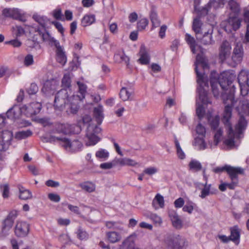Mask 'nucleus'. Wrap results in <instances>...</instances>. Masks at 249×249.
Here are the masks:
<instances>
[{
  "mask_svg": "<svg viewBox=\"0 0 249 249\" xmlns=\"http://www.w3.org/2000/svg\"><path fill=\"white\" fill-rule=\"evenodd\" d=\"M216 76L215 72L211 73L210 82L212 92L216 98L221 96L226 105L223 121L227 126V137L224 140L223 143L229 149L236 148L240 144V139L243 138V132L247 125V122L244 117L249 115V104L246 101H243L241 103V107L236 108L240 119L233 130L230 120L231 117L232 107L237 102L234 99L235 87L232 84L236 79V74L234 71L229 70L221 72L218 80L214 78Z\"/></svg>",
  "mask_w": 249,
  "mask_h": 249,
  "instance_id": "1",
  "label": "nucleus"
},
{
  "mask_svg": "<svg viewBox=\"0 0 249 249\" xmlns=\"http://www.w3.org/2000/svg\"><path fill=\"white\" fill-rule=\"evenodd\" d=\"M195 65L198 85L197 89L198 99H197L196 101V114L198 118L201 119L205 114L204 106L211 103L208 97L209 82L207 75L205 73V71L209 70V66L207 60L202 54L196 55Z\"/></svg>",
  "mask_w": 249,
  "mask_h": 249,
  "instance_id": "2",
  "label": "nucleus"
},
{
  "mask_svg": "<svg viewBox=\"0 0 249 249\" xmlns=\"http://www.w3.org/2000/svg\"><path fill=\"white\" fill-rule=\"evenodd\" d=\"M82 100L69 89H62L56 94L54 107L55 110H62L64 107L68 114H76L80 108V102Z\"/></svg>",
  "mask_w": 249,
  "mask_h": 249,
  "instance_id": "3",
  "label": "nucleus"
},
{
  "mask_svg": "<svg viewBox=\"0 0 249 249\" xmlns=\"http://www.w3.org/2000/svg\"><path fill=\"white\" fill-rule=\"evenodd\" d=\"M200 0H194V14L197 16L194 18L192 23V30L195 32L196 37L202 33L208 25L214 24L215 15L213 13H209V10L207 7H201Z\"/></svg>",
  "mask_w": 249,
  "mask_h": 249,
  "instance_id": "4",
  "label": "nucleus"
},
{
  "mask_svg": "<svg viewBox=\"0 0 249 249\" xmlns=\"http://www.w3.org/2000/svg\"><path fill=\"white\" fill-rule=\"evenodd\" d=\"M42 105L39 102H32L28 105H15L8 110L7 117L11 120L18 119L22 115L31 117L40 112Z\"/></svg>",
  "mask_w": 249,
  "mask_h": 249,
  "instance_id": "5",
  "label": "nucleus"
},
{
  "mask_svg": "<svg viewBox=\"0 0 249 249\" xmlns=\"http://www.w3.org/2000/svg\"><path fill=\"white\" fill-rule=\"evenodd\" d=\"M229 6L233 15H231L228 19V24L225 27V31L228 32L230 31V28L231 27L234 31L239 28L241 25V20L237 16L240 11V7L238 3L234 0H230L229 2Z\"/></svg>",
  "mask_w": 249,
  "mask_h": 249,
  "instance_id": "6",
  "label": "nucleus"
},
{
  "mask_svg": "<svg viewBox=\"0 0 249 249\" xmlns=\"http://www.w3.org/2000/svg\"><path fill=\"white\" fill-rule=\"evenodd\" d=\"M101 128L98 125H89L87 128L86 133V144L88 146L94 145L100 139L97 135L101 132Z\"/></svg>",
  "mask_w": 249,
  "mask_h": 249,
  "instance_id": "7",
  "label": "nucleus"
},
{
  "mask_svg": "<svg viewBox=\"0 0 249 249\" xmlns=\"http://www.w3.org/2000/svg\"><path fill=\"white\" fill-rule=\"evenodd\" d=\"M214 25V23L212 25H208L206 28V30L200 35L202 36L199 35L196 37L197 39L204 45H211L214 44L215 41L213 36Z\"/></svg>",
  "mask_w": 249,
  "mask_h": 249,
  "instance_id": "8",
  "label": "nucleus"
},
{
  "mask_svg": "<svg viewBox=\"0 0 249 249\" xmlns=\"http://www.w3.org/2000/svg\"><path fill=\"white\" fill-rule=\"evenodd\" d=\"M55 131L59 133L68 134L71 133L78 134L81 128L80 124L78 125H71L69 124L56 123L54 125Z\"/></svg>",
  "mask_w": 249,
  "mask_h": 249,
  "instance_id": "9",
  "label": "nucleus"
},
{
  "mask_svg": "<svg viewBox=\"0 0 249 249\" xmlns=\"http://www.w3.org/2000/svg\"><path fill=\"white\" fill-rule=\"evenodd\" d=\"M5 124V118L0 115V129L2 128ZM13 137V133L8 130L3 132L2 134H0V144L2 148L0 150V160L3 159L2 152L6 150L4 144V142H9L11 141Z\"/></svg>",
  "mask_w": 249,
  "mask_h": 249,
  "instance_id": "10",
  "label": "nucleus"
},
{
  "mask_svg": "<svg viewBox=\"0 0 249 249\" xmlns=\"http://www.w3.org/2000/svg\"><path fill=\"white\" fill-rule=\"evenodd\" d=\"M167 244L172 249H185L187 245L186 239L179 235L170 237Z\"/></svg>",
  "mask_w": 249,
  "mask_h": 249,
  "instance_id": "11",
  "label": "nucleus"
},
{
  "mask_svg": "<svg viewBox=\"0 0 249 249\" xmlns=\"http://www.w3.org/2000/svg\"><path fill=\"white\" fill-rule=\"evenodd\" d=\"M244 56V50L241 43H237L233 49L231 55L232 62L231 65L234 67L240 63Z\"/></svg>",
  "mask_w": 249,
  "mask_h": 249,
  "instance_id": "12",
  "label": "nucleus"
},
{
  "mask_svg": "<svg viewBox=\"0 0 249 249\" xmlns=\"http://www.w3.org/2000/svg\"><path fill=\"white\" fill-rule=\"evenodd\" d=\"M29 230L30 226L27 222L18 221L15 226V233L18 237H24L28 235Z\"/></svg>",
  "mask_w": 249,
  "mask_h": 249,
  "instance_id": "13",
  "label": "nucleus"
},
{
  "mask_svg": "<svg viewBox=\"0 0 249 249\" xmlns=\"http://www.w3.org/2000/svg\"><path fill=\"white\" fill-rule=\"evenodd\" d=\"M2 14L6 17L22 20L24 13L21 10L18 8H9L4 9L2 11Z\"/></svg>",
  "mask_w": 249,
  "mask_h": 249,
  "instance_id": "14",
  "label": "nucleus"
},
{
  "mask_svg": "<svg viewBox=\"0 0 249 249\" xmlns=\"http://www.w3.org/2000/svg\"><path fill=\"white\" fill-rule=\"evenodd\" d=\"M54 47L55 48V59L56 61L62 66H64L67 62V59L64 48L60 45V43H58V45Z\"/></svg>",
  "mask_w": 249,
  "mask_h": 249,
  "instance_id": "15",
  "label": "nucleus"
},
{
  "mask_svg": "<svg viewBox=\"0 0 249 249\" xmlns=\"http://www.w3.org/2000/svg\"><path fill=\"white\" fill-rule=\"evenodd\" d=\"M58 87V82L54 79L47 80L43 84L42 91L45 94H53Z\"/></svg>",
  "mask_w": 249,
  "mask_h": 249,
  "instance_id": "16",
  "label": "nucleus"
},
{
  "mask_svg": "<svg viewBox=\"0 0 249 249\" xmlns=\"http://www.w3.org/2000/svg\"><path fill=\"white\" fill-rule=\"evenodd\" d=\"M231 47L230 43L227 41H224L220 47L219 57L222 61L228 58L231 53Z\"/></svg>",
  "mask_w": 249,
  "mask_h": 249,
  "instance_id": "17",
  "label": "nucleus"
},
{
  "mask_svg": "<svg viewBox=\"0 0 249 249\" xmlns=\"http://www.w3.org/2000/svg\"><path fill=\"white\" fill-rule=\"evenodd\" d=\"M139 55L140 57L138 61L140 64L142 65H147L149 63L150 56L148 53V49L144 45L141 46Z\"/></svg>",
  "mask_w": 249,
  "mask_h": 249,
  "instance_id": "18",
  "label": "nucleus"
},
{
  "mask_svg": "<svg viewBox=\"0 0 249 249\" xmlns=\"http://www.w3.org/2000/svg\"><path fill=\"white\" fill-rule=\"evenodd\" d=\"M226 171L229 174L231 180H237L238 174H243L244 169L241 167H234L230 165H225Z\"/></svg>",
  "mask_w": 249,
  "mask_h": 249,
  "instance_id": "19",
  "label": "nucleus"
},
{
  "mask_svg": "<svg viewBox=\"0 0 249 249\" xmlns=\"http://www.w3.org/2000/svg\"><path fill=\"white\" fill-rule=\"evenodd\" d=\"M136 238V234H132L124 240L118 249H133L135 247Z\"/></svg>",
  "mask_w": 249,
  "mask_h": 249,
  "instance_id": "20",
  "label": "nucleus"
},
{
  "mask_svg": "<svg viewBox=\"0 0 249 249\" xmlns=\"http://www.w3.org/2000/svg\"><path fill=\"white\" fill-rule=\"evenodd\" d=\"M231 234L230 240L236 245H238L240 241V230L237 226L231 227L230 229Z\"/></svg>",
  "mask_w": 249,
  "mask_h": 249,
  "instance_id": "21",
  "label": "nucleus"
},
{
  "mask_svg": "<svg viewBox=\"0 0 249 249\" xmlns=\"http://www.w3.org/2000/svg\"><path fill=\"white\" fill-rule=\"evenodd\" d=\"M152 206L155 210L163 209L165 206L163 196L160 194H157L153 198Z\"/></svg>",
  "mask_w": 249,
  "mask_h": 249,
  "instance_id": "22",
  "label": "nucleus"
},
{
  "mask_svg": "<svg viewBox=\"0 0 249 249\" xmlns=\"http://www.w3.org/2000/svg\"><path fill=\"white\" fill-rule=\"evenodd\" d=\"M168 214L173 226L177 229H180L182 226V221L177 213L175 211H170L169 212Z\"/></svg>",
  "mask_w": 249,
  "mask_h": 249,
  "instance_id": "23",
  "label": "nucleus"
},
{
  "mask_svg": "<svg viewBox=\"0 0 249 249\" xmlns=\"http://www.w3.org/2000/svg\"><path fill=\"white\" fill-rule=\"evenodd\" d=\"M116 163L122 166H128L131 167H136L139 166V163L130 158H124L117 159Z\"/></svg>",
  "mask_w": 249,
  "mask_h": 249,
  "instance_id": "24",
  "label": "nucleus"
},
{
  "mask_svg": "<svg viewBox=\"0 0 249 249\" xmlns=\"http://www.w3.org/2000/svg\"><path fill=\"white\" fill-rule=\"evenodd\" d=\"M195 149L198 150H203L208 147H209V145H207L205 140L204 137L198 136L195 138L193 143Z\"/></svg>",
  "mask_w": 249,
  "mask_h": 249,
  "instance_id": "25",
  "label": "nucleus"
},
{
  "mask_svg": "<svg viewBox=\"0 0 249 249\" xmlns=\"http://www.w3.org/2000/svg\"><path fill=\"white\" fill-rule=\"evenodd\" d=\"M39 32L40 35L41 34L43 40L48 42L51 47H54L55 45H58V43H60L58 40L52 36L48 32L46 31L43 33H40V31Z\"/></svg>",
  "mask_w": 249,
  "mask_h": 249,
  "instance_id": "26",
  "label": "nucleus"
},
{
  "mask_svg": "<svg viewBox=\"0 0 249 249\" xmlns=\"http://www.w3.org/2000/svg\"><path fill=\"white\" fill-rule=\"evenodd\" d=\"M103 112L104 107L101 105H99L94 108L93 115L99 124L102 123L104 118Z\"/></svg>",
  "mask_w": 249,
  "mask_h": 249,
  "instance_id": "27",
  "label": "nucleus"
},
{
  "mask_svg": "<svg viewBox=\"0 0 249 249\" xmlns=\"http://www.w3.org/2000/svg\"><path fill=\"white\" fill-rule=\"evenodd\" d=\"M133 92L132 89L123 87L120 91V98L124 101L132 100Z\"/></svg>",
  "mask_w": 249,
  "mask_h": 249,
  "instance_id": "28",
  "label": "nucleus"
},
{
  "mask_svg": "<svg viewBox=\"0 0 249 249\" xmlns=\"http://www.w3.org/2000/svg\"><path fill=\"white\" fill-rule=\"evenodd\" d=\"M223 134V131L221 128L217 129L214 134L213 141H209V146L210 148L213 149L217 145L221 140Z\"/></svg>",
  "mask_w": 249,
  "mask_h": 249,
  "instance_id": "29",
  "label": "nucleus"
},
{
  "mask_svg": "<svg viewBox=\"0 0 249 249\" xmlns=\"http://www.w3.org/2000/svg\"><path fill=\"white\" fill-rule=\"evenodd\" d=\"M106 236L107 240L111 243L118 242L122 238V236L120 232L115 231L107 232Z\"/></svg>",
  "mask_w": 249,
  "mask_h": 249,
  "instance_id": "30",
  "label": "nucleus"
},
{
  "mask_svg": "<svg viewBox=\"0 0 249 249\" xmlns=\"http://www.w3.org/2000/svg\"><path fill=\"white\" fill-rule=\"evenodd\" d=\"M114 59L116 63L124 62L127 66L129 64V58L123 52L116 53L114 56Z\"/></svg>",
  "mask_w": 249,
  "mask_h": 249,
  "instance_id": "31",
  "label": "nucleus"
},
{
  "mask_svg": "<svg viewBox=\"0 0 249 249\" xmlns=\"http://www.w3.org/2000/svg\"><path fill=\"white\" fill-rule=\"evenodd\" d=\"M185 40L187 44L190 46L191 51L193 53H196V48L197 47L195 38L188 33L185 35Z\"/></svg>",
  "mask_w": 249,
  "mask_h": 249,
  "instance_id": "32",
  "label": "nucleus"
},
{
  "mask_svg": "<svg viewBox=\"0 0 249 249\" xmlns=\"http://www.w3.org/2000/svg\"><path fill=\"white\" fill-rule=\"evenodd\" d=\"M143 215L146 218L150 219L155 224L160 225L162 222L161 217L155 213L148 212L144 213Z\"/></svg>",
  "mask_w": 249,
  "mask_h": 249,
  "instance_id": "33",
  "label": "nucleus"
},
{
  "mask_svg": "<svg viewBox=\"0 0 249 249\" xmlns=\"http://www.w3.org/2000/svg\"><path fill=\"white\" fill-rule=\"evenodd\" d=\"M216 191V189L211 188V184H207V183H205L204 185V188L201 190L199 196L201 198H204L210 195L213 194Z\"/></svg>",
  "mask_w": 249,
  "mask_h": 249,
  "instance_id": "34",
  "label": "nucleus"
},
{
  "mask_svg": "<svg viewBox=\"0 0 249 249\" xmlns=\"http://www.w3.org/2000/svg\"><path fill=\"white\" fill-rule=\"evenodd\" d=\"M150 18L152 23V28L154 29L159 27L160 24V20L156 11L151 10L150 13Z\"/></svg>",
  "mask_w": 249,
  "mask_h": 249,
  "instance_id": "35",
  "label": "nucleus"
},
{
  "mask_svg": "<svg viewBox=\"0 0 249 249\" xmlns=\"http://www.w3.org/2000/svg\"><path fill=\"white\" fill-rule=\"evenodd\" d=\"M14 223V221L8 218L5 219L3 223V227L2 232L4 235H7L9 233V231L11 229Z\"/></svg>",
  "mask_w": 249,
  "mask_h": 249,
  "instance_id": "36",
  "label": "nucleus"
},
{
  "mask_svg": "<svg viewBox=\"0 0 249 249\" xmlns=\"http://www.w3.org/2000/svg\"><path fill=\"white\" fill-rule=\"evenodd\" d=\"M95 21V17L94 15H86L82 18L81 24L83 26L86 27L90 25Z\"/></svg>",
  "mask_w": 249,
  "mask_h": 249,
  "instance_id": "37",
  "label": "nucleus"
},
{
  "mask_svg": "<svg viewBox=\"0 0 249 249\" xmlns=\"http://www.w3.org/2000/svg\"><path fill=\"white\" fill-rule=\"evenodd\" d=\"M225 0H212L205 5L204 7H207L209 10V13L211 12V7H213L214 9L217 8L223 5L225 3Z\"/></svg>",
  "mask_w": 249,
  "mask_h": 249,
  "instance_id": "38",
  "label": "nucleus"
},
{
  "mask_svg": "<svg viewBox=\"0 0 249 249\" xmlns=\"http://www.w3.org/2000/svg\"><path fill=\"white\" fill-rule=\"evenodd\" d=\"M238 83H248L249 80V72L246 70L240 71L237 78Z\"/></svg>",
  "mask_w": 249,
  "mask_h": 249,
  "instance_id": "39",
  "label": "nucleus"
},
{
  "mask_svg": "<svg viewBox=\"0 0 249 249\" xmlns=\"http://www.w3.org/2000/svg\"><path fill=\"white\" fill-rule=\"evenodd\" d=\"M174 143L178 157L180 160H184L186 158V155L182 149L180 143L176 137H175L174 139Z\"/></svg>",
  "mask_w": 249,
  "mask_h": 249,
  "instance_id": "40",
  "label": "nucleus"
},
{
  "mask_svg": "<svg viewBox=\"0 0 249 249\" xmlns=\"http://www.w3.org/2000/svg\"><path fill=\"white\" fill-rule=\"evenodd\" d=\"M207 118L208 122L210 123L212 128L215 129L217 128L219 124V117L216 115L214 117H212L211 113L207 114Z\"/></svg>",
  "mask_w": 249,
  "mask_h": 249,
  "instance_id": "41",
  "label": "nucleus"
},
{
  "mask_svg": "<svg viewBox=\"0 0 249 249\" xmlns=\"http://www.w3.org/2000/svg\"><path fill=\"white\" fill-rule=\"evenodd\" d=\"M33 19L38 22L42 27L45 28L48 21L47 17L41 16L37 14H34L33 16Z\"/></svg>",
  "mask_w": 249,
  "mask_h": 249,
  "instance_id": "42",
  "label": "nucleus"
},
{
  "mask_svg": "<svg viewBox=\"0 0 249 249\" xmlns=\"http://www.w3.org/2000/svg\"><path fill=\"white\" fill-rule=\"evenodd\" d=\"M197 208V205L192 201H188L182 208V211L189 214H192L194 210Z\"/></svg>",
  "mask_w": 249,
  "mask_h": 249,
  "instance_id": "43",
  "label": "nucleus"
},
{
  "mask_svg": "<svg viewBox=\"0 0 249 249\" xmlns=\"http://www.w3.org/2000/svg\"><path fill=\"white\" fill-rule=\"evenodd\" d=\"M19 198L21 199L26 200L31 198L32 193L28 190L25 189L22 186H19Z\"/></svg>",
  "mask_w": 249,
  "mask_h": 249,
  "instance_id": "44",
  "label": "nucleus"
},
{
  "mask_svg": "<svg viewBox=\"0 0 249 249\" xmlns=\"http://www.w3.org/2000/svg\"><path fill=\"white\" fill-rule=\"evenodd\" d=\"M80 186L84 191L91 193L95 191L96 186L95 185L91 182H85L80 184Z\"/></svg>",
  "mask_w": 249,
  "mask_h": 249,
  "instance_id": "45",
  "label": "nucleus"
},
{
  "mask_svg": "<svg viewBox=\"0 0 249 249\" xmlns=\"http://www.w3.org/2000/svg\"><path fill=\"white\" fill-rule=\"evenodd\" d=\"M33 134L32 132L30 130L25 131H20L17 132L15 135V138L17 140H22L26 139Z\"/></svg>",
  "mask_w": 249,
  "mask_h": 249,
  "instance_id": "46",
  "label": "nucleus"
},
{
  "mask_svg": "<svg viewBox=\"0 0 249 249\" xmlns=\"http://www.w3.org/2000/svg\"><path fill=\"white\" fill-rule=\"evenodd\" d=\"M96 157L101 160H106L109 157L108 152L104 149H100L95 153Z\"/></svg>",
  "mask_w": 249,
  "mask_h": 249,
  "instance_id": "47",
  "label": "nucleus"
},
{
  "mask_svg": "<svg viewBox=\"0 0 249 249\" xmlns=\"http://www.w3.org/2000/svg\"><path fill=\"white\" fill-rule=\"evenodd\" d=\"M36 30V29H34V27H30L29 26L25 25L24 28H23L21 26H17V36H21L23 35L25 33H27L28 32L29 33L33 32L34 30Z\"/></svg>",
  "mask_w": 249,
  "mask_h": 249,
  "instance_id": "48",
  "label": "nucleus"
},
{
  "mask_svg": "<svg viewBox=\"0 0 249 249\" xmlns=\"http://www.w3.org/2000/svg\"><path fill=\"white\" fill-rule=\"evenodd\" d=\"M189 167L190 170L198 171L201 170L202 165L200 162L198 160H192L189 164Z\"/></svg>",
  "mask_w": 249,
  "mask_h": 249,
  "instance_id": "49",
  "label": "nucleus"
},
{
  "mask_svg": "<svg viewBox=\"0 0 249 249\" xmlns=\"http://www.w3.org/2000/svg\"><path fill=\"white\" fill-rule=\"evenodd\" d=\"M77 85L79 87V93L80 95H75V97H78L80 99L82 100L85 98L87 87L85 84L80 82H77Z\"/></svg>",
  "mask_w": 249,
  "mask_h": 249,
  "instance_id": "50",
  "label": "nucleus"
},
{
  "mask_svg": "<svg viewBox=\"0 0 249 249\" xmlns=\"http://www.w3.org/2000/svg\"><path fill=\"white\" fill-rule=\"evenodd\" d=\"M52 15L56 20H59L62 21H65L64 17L60 8H56L53 10L52 12Z\"/></svg>",
  "mask_w": 249,
  "mask_h": 249,
  "instance_id": "51",
  "label": "nucleus"
},
{
  "mask_svg": "<svg viewBox=\"0 0 249 249\" xmlns=\"http://www.w3.org/2000/svg\"><path fill=\"white\" fill-rule=\"evenodd\" d=\"M71 77L70 74L69 73L64 74L62 80V84L63 87L65 88L64 89H69L71 91V89H70V86L71 85Z\"/></svg>",
  "mask_w": 249,
  "mask_h": 249,
  "instance_id": "52",
  "label": "nucleus"
},
{
  "mask_svg": "<svg viewBox=\"0 0 249 249\" xmlns=\"http://www.w3.org/2000/svg\"><path fill=\"white\" fill-rule=\"evenodd\" d=\"M106 225L108 229H116L120 231L123 230V227L119 223L116 222L107 221L106 223Z\"/></svg>",
  "mask_w": 249,
  "mask_h": 249,
  "instance_id": "53",
  "label": "nucleus"
},
{
  "mask_svg": "<svg viewBox=\"0 0 249 249\" xmlns=\"http://www.w3.org/2000/svg\"><path fill=\"white\" fill-rule=\"evenodd\" d=\"M196 132L198 136L205 137L206 134V128L201 124H198L196 128Z\"/></svg>",
  "mask_w": 249,
  "mask_h": 249,
  "instance_id": "54",
  "label": "nucleus"
},
{
  "mask_svg": "<svg viewBox=\"0 0 249 249\" xmlns=\"http://www.w3.org/2000/svg\"><path fill=\"white\" fill-rule=\"evenodd\" d=\"M82 147V143L78 140L71 142L70 151L75 152L79 150Z\"/></svg>",
  "mask_w": 249,
  "mask_h": 249,
  "instance_id": "55",
  "label": "nucleus"
},
{
  "mask_svg": "<svg viewBox=\"0 0 249 249\" xmlns=\"http://www.w3.org/2000/svg\"><path fill=\"white\" fill-rule=\"evenodd\" d=\"M240 88L241 94L242 96L248 95L249 91V84L248 83H238Z\"/></svg>",
  "mask_w": 249,
  "mask_h": 249,
  "instance_id": "56",
  "label": "nucleus"
},
{
  "mask_svg": "<svg viewBox=\"0 0 249 249\" xmlns=\"http://www.w3.org/2000/svg\"><path fill=\"white\" fill-rule=\"evenodd\" d=\"M159 171L158 168L156 167L150 166L145 168L143 170V174L149 176H152Z\"/></svg>",
  "mask_w": 249,
  "mask_h": 249,
  "instance_id": "57",
  "label": "nucleus"
},
{
  "mask_svg": "<svg viewBox=\"0 0 249 249\" xmlns=\"http://www.w3.org/2000/svg\"><path fill=\"white\" fill-rule=\"evenodd\" d=\"M78 238L81 240H86L88 238L89 235L87 232L83 229L79 228L77 232Z\"/></svg>",
  "mask_w": 249,
  "mask_h": 249,
  "instance_id": "58",
  "label": "nucleus"
},
{
  "mask_svg": "<svg viewBox=\"0 0 249 249\" xmlns=\"http://www.w3.org/2000/svg\"><path fill=\"white\" fill-rule=\"evenodd\" d=\"M148 19L145 18L140 19L138 22V28L140 30L144 29L148 25Z\"/></svg>",
  "mask_w": 249,
  "mask_h": 249,
  "instance_id": "59",
  "label": "nucleus"
},
{
  "mask_svg": "<svg viewBox=\"0 0 249 249\" xmlns=\"http://www.w3.org/2000/svg\"><path fill=\"white\" fill-rule=\"evenodd\" d=\"M51 23L55 26V27L57 29L58 31L62 35V36H63L64 29L62 24L60 22H58L57 21H53L51 22Z\"/></svg>",
  "mask_w": 249,
  "mask_h": 249,
  "instance_id": "60",
  "label": "nucleus"
},
{
  "mask_svg": "<svg viewBox=\"0 0 249 249\" xmlns=\"http://www.w3.org/2000/svg\"><path fill=\"white\" fill-rule=\"evenodd\" d=\"M34 62L33 56L31 54H28L25 57L24 64L25 66L28 67L33 64Z\"/></svg>",
  "mask_w": 249,
  "mask_h": 249,
  "instance_id": "61",
  "label": "nucleus"
},
{
  "mask_svg": "<svg viewBox=\"0 0 249 249\" xmlns=\"http://www.w3.org/2000/svg\"><path fill=\"white\" fill-rule=\"evenodd\" d=\"M37 91V86L35 83H32L30 87L27 89V91L29 95L35 94Z\"/></svg>",
  "mask_w": 249,
  "mask_h": 249,
  "instance_id": "62",
  "label": "nucleus"
},
{
  "mask_svg": "<svg viewBox=\"0 0 249 249\" xmlns=\"http://www.w3.org/2000/svg\"><path fill=\"white\" fill-rule=\"evenodd\" d=\"M184 200L182 197H179L176 199L174 202V206L176 208L179 209L183 208L184 205Z\"/></svg>",
  "mask_w": 249,
  "mask_h": 249,
  "instance_id": "63",
  "label": "nucleus"
},
{
  "mask_svg": "<svg viewBox=\"0 0 249 249\" xmlns=\"http://www.w3.org/2000/svg\"><path fill=\"white\" fill-rule=\"evenodd\" d=\"M61 141V144L62 146L68 151H70L71 149V142L70 141H69L67 139H60V140Z\"/></svg>",
  "mask_w": 249,
  "mask_h": 249,
  "instance_id": "64",
  "label": "nucleus"
}]
</instances>
